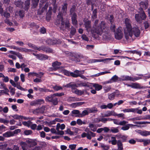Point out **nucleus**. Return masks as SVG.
Here are the masks:
<instances>
[{"mask_svg": "<svg viewBox=\"0 0 150 150\" xmlns=\"http://www.w3.org/2000/svg\"><path fill=\"white\" fill-rule=\"evenodd\" d=\"M85 28L87 32L91 31L92 33H95L97 34L100 35L103 30L105 28V22L101 21L99 23V20H96L93 26V29H91V22L87 19H84L83 20Z\"/></svg>", "mask_w": 150, "mask_h": 150, "instance_id": "obj_1", "label": "nucleus"}, {"mask_svg": "<svg viewBox=\"0 0 150 150\" xmlns=\"http://www.w3.org/2000/svg\"><path fill=\"white\" fill-rule=\"evenodd\" d=\"M125 23L126 26L124 28L125 37L127 41L130 42L132 36V33L131 31V21L129 19L126 18L125 20Z\"/></svg>", "mask_w": 150, "mask_h": 150, "instance_id": "obj_2", "label": "nucleus"}, {"mask_svg": "<svg viewBox=\"0 0 150 150\" xmlns=\"http://www.w3.org/2000/svg\"><path fill=\"white\" fill-rule=\"evenodd\" d=\"M57 23L58 25L57 26L59 27L60 32L64 34L66 33L67 30L69 31L71 25L69 21H62L61 23Z\"/></svg>", "mask_w": 150, "mask_h": 150, "instance_id": "obj_3", "label": "nucleus"}, {"mask_svg": "<svg viewBox=\"0 0 150 150\" xmlns=\"http://www.w3.org/2000/svg\"><path fill=\"white\" fill-rule=\"evenodd\" d=\"M86 132H83L81 134V137L82 138L86 137L87 139L91 140L92 137H94L96 136V134L90 130V129L86 127L84 130Z\"/></svg>", "mask_w": 150, "mask_h": 150, "instance_id": "obj_4", "label": "nucleus"}, {"mask_svg": "<svg viewBox=\"0 0 150 150\" xmlns=\"http://www.w3.org/2000/svg\"><path fill=\"white\" fill-rule=\"evenodd\" d=\"M46 102L52 103L54 105H57L58 103V98L54 95L53 94L46 96L45 98Z\"/></svg>", "mask_w": 150, "mask_h": 150, "instance_id": "obj_5", "label": "nucleus"}, {"mask_svg": "<svg viewBox=\"0 0 150 150\" xmlns=\"http://www.w3.org/2000/svg\"><path fill=\"white\" fill-rule=\"evenodd\" d=\"M105 28L103 30L101 34L100 35L98 34V35H102L103 38L104 39H107L109 38L110 36V33H109V29L106 26L105 22Z\"/></svg>", "mask_w": 150, "mask_h": 150, "instance_id": "obj_6", "label": "nucleus"}, {"mask_svg": "<svg viewBox=\"0 0 150 150\" xmlns=\"http://www.w3.org/2000/svg\"><path fill=\"white\" fill-rule=\"evenodd\" d=\"M65 127V126L64 124L60 125V123H58L57 124L56 126V130L57 131V134L58 135H62L64 134V132L62 131H60V128L62 130L64 129Z\"/></svg>", "mask_w": 150, "mask_h": 150, "instance_id": "obj_7", "label": "nucleus"}, {"mask_svg": "<svg viewBox=\"0 0 150 150\" xmlns=\"http://www.w3.org/2000/svg\"><path fill=\"white\" fill-rule=\"evenodd\" d=\"M68 54L70 55V58H71V59L72 60L75 61L76 62L78 61L76 59V58H82L83 57V56L78 54L71 53L70 52H69V53Z\"/></svg>", "mask_w": 150, "mask_h": 150, "instance_id": "obj_8", "label": "nucleus"}, {"mask_svg": "<svg viewBox=\"0 0 150 150\" xmlns=\"http://www.w3.org/2000/svg\"><path fill=\"white\" fill-rule=\"evenodd\" d=\"M45 101L43 99H38L31 101L30 105L32 106H36L38 105H40L41 104L44 103Z\"/></svg>", "mask_w": 150, "mask_h": 150, "instance_id": "obj_9", "label": "nucleus"}, {"mask_svg": "<svg viewBox=\"0 0 150 150\" xmlns=\"http://www.w3.org/2000/svg\"><path fill=\"white\" fill-rule=\"evenodd\" d=\"M45 107L42 106L40 108H36L33 110L32 112L33 114L35 115H38L40 113H43L45 110Z\"/></svg>", "mask_w": 150, "mask_h": 150, "instance_id": "obj_10", "label": "nucleus"}, {"mask_svg": "<svg viewBox=\"0 0 150 150\" xmlns=\"http://www.w3.org/2000/svg\"><path fill=\"white\" fill-rule=\"evenodd\" d=\"M127 86L133 88L141 89L143 88V87L138 83H132L131 84L126 83L125 84Z\"/></svg>", "mask_w": 150, "mask_h": 150, "instance_id": "obj_11", "label": "nucleus"}, {"mask_svg": "<svg viewBox=\"0 0 150 150\" xmlns=\"http://www.w3.org/2000/svg\"><path fill=\"white\" fill-rule=\"evenodd\" d=\"M122 77H123V80H124V81H134L141 79V78L140 77H136V78H133L128 76H122Z\"/></svg>", "mask_w": 150, "mask_h": 150, "instance_id": "obj_12", "label": "nucleus"}, {"mask_svg": "<svg viewBox=\"0 0 150 150\" xmlns=\"http://www.w3.org/2000/svg\"><path fill=\"white\" fill-rule=\"evenodd\" d=\"M131 31L132 34H133L136 37H139L140 35V31L138 27H133L132 28Z\"/></svg>", "mask_w": 150, "mask_h": 150, "instance_id": "obj_13", "label": "nucleus"}, {"mask_svg": "<svg viewBox=\"0 0 150 150\" xmlns=\"http://www.w3.org/2000/svg\"><path fill=\"white\" fill-rule=\"evenodd\" d=\"M63 16L62 13L61 12H59L57 16V19L56 21V24L57 25H58V24H57V23H58H58H61L62 21H64H64L63 20Z\"/></svg>", "mask_w": 150, "mask_h": 150, "instance_id": "obj_14", "label": "nucleus"}, {"mask_svg": "<svg viewBox=\"0 0 150 150\" xmlns=\"http://www.w3.org/2000/svg\"><path fill=\"white\" fill-rule=\"evenodd\" d=\"M62 64L61 62L56 61L52 63V66L55 68L57 70L61 68L60 66Z\"/></svg>", "mask_w": 150, "mask_h": 150, "instance_id": "obj_15", "label": "nucleus"}, {"mask_svg": "<svg viewBox=\"0 0 150 150\" xmlns=\"http://www.w3.org/2000/svg\"><path fill=\"white\" fill-rule=\"evenodd\" d=\"M77 16L76 13H74L71 16L72 24L74 25H76L77 24Z\"/></svg>", "mask_w": 150, "mask_h": 150, "instance_id": "obj_16", "label": "nucleus"}, {"mask_svg": "<svg viewBox=\"0 0 150 150\" xmlns=\"http://www.w3.org/2000/svg\"><path fill=\"white\" fill-rule=\"evenodd\" d=\"M39 48L40 49V51L41 50L47 53H52L53 52V50L52 49L44 46L39 47Z\"/></svg>", "mask_w": 150, "mask_h": 150, "instance_id": "obj_17", "label": "nucleus"}, {"mask_svg": "<svg viewBox=\"0 0 150 150\" xmlns=\"http://www.w3.org/2000/svg\"><path fill=\"white\" fill-rule=\"evenodd\" d=\"M69 30H70L69 37L71 38L72 36L74 35L76 33V30L75 28L72 26H71Z\"/></svg>", "mask_w": 150, "mask_h": 150, "instance_id": "obj_18", "label": "nucleus"}, {"mask_svg": "<svg viewBox=\"0 0 150 150\" xmlns=\"http://www.w3.org/2000/svg\"><path fill=\"white\" fill-rule=\"evenodd\" d=\"M139 4L141 7L142 8H141H141L142 9V8H143L146 9L148 6V3L147 1H141L140 3Z\"/></svg>", "mask_w": 150, "mask_h": 150, "instance_id": "obj_19", "label": "nucleus"}, {"mask_svg": "<svg viewBox=\"0 0 150 150\" xmlns=\"http://www.w3.org/2000/svg\"><path fill=\"white\" fill-rule=\"evenodd\" d=\"M67 4L65 3L62 6V12L63 15H65L67 14Z\"/></svg>", "mask_w": 150, "mask_h": 150, "instance_id": "obj_20", "label": "nucleus"}, {"mask_svg": "<svg viewBox=\"0 0 150 150\" xmlns=\"http://www.w3.org/2000/svg\"><path fill=\"white\" fill-rule=\"evenodd\" d=\"M81 74H80L79 71L76 70L74 72H71V76L74 78H76L79 76Z\"/></svg>", "mask_w": 150, "mask_h": 150, "instance_id": "obj_21", "label": "nucleus"}, {"mask_svg": "<svg viewBox=\"0 0 150 150\" xmlns=\"http://www.w3.org/2000/svg\"><path fill=\"white\" fill-rule=\"evenodd\" d=\"M14 4L17 7L22 8L23 7V2L21 0L16 1L14 2Z\"/></svg>", "mask_w": 150, "mask_h": 150, "instance_id": "obj_22", "label": "nucleus"}, {"mask_svg": "<svg viewBox=\"0 0 150 150\" xmlns=\"http://www.w3.org/2000/svg\"><path fill=\"white\" fill-rule=\"evenodd\" d=\"M88 127L91 131H92L94 132L96 131L97 127L95 125L91 123H90L89 124Z\"/></svg>", "mask_w": 150, "mask_h": 150, "instance_id": "obj_23", "label": "nucleus"}, {"mask_svg": "<svg viewBox=\"0 0 150 150\" xmlns=\"http://www.w3.org/2000/svg\"><path fill=\"white\" fill-rule=\"evenodd\" d=\"M25 142L28 144V146L30 147H33L37 144V143L35 142L30 140H27Z\"/></svg>", "mask_w": 150, "mask_h": 150, "instance_id": "obj_24", "label": "nucleus"}, {"mask_svg": "<svg viewBox=\"0 0 150 150\" xmlns=\"http://www.w3.org/2000/svg\"><path fill=\"white\" fill-rule=\"evenodd\" d=\"M21 146L22 150H27L28 148V146L26 142H21L20 144Z\"/></svg>", "mask_w": 150, "mask_h": 150, "instance_id": "obj_25", "label": "nucleus"}, {"mask_svg": "<svg viewBox=\"0 0 150 150\" xmlns=\"http://www.w3.org/2000/svg\"><path fill=\"white\" fill-rule=\"evenodd\" d=\"M118 149H113L112 150H123V144L120 140H118L117 143Z\"/></svg>", "mask_w": 150, "mask_h": 150, "instance_id": "obj_26", "label": "nucleus"}, {"mask_svg": "<svg viewBox=\"0 0 150 150\" xmlns=\"http://www.w3.org/2000/svg\"><path fill=\"white\" fill-rule=\"evenodd\" d=\"M97 11L96 8L94 9L93 11L92 14L91 16V20L92 21H94L95 19L97 18Z\"/></svg>", "mask_w": 150, "mask_h": 150, "instance_id": "obj_27", "label": "nucleus"}, {"mask_svg": "<svg viewBox=\"0 0 150 150\" xmlns=\"http://www.w3.org/2000/svg\"><path fill=\"white\" fill-rule=\"evenodd\" d=\"M71 116H74V115H76L75 117H78V116L80 114V112L78 110H73L71 112Z\"/></svg>", "mask_w": 150, "mask_h": 150, "instance_id": "obj_28", "label": "nucleus"}, {"mask_svg": "<svg viewBox=\"0 0 150 150\" xmlns=\"http://www.w3.org/2000/svg\"><path fill=\"white\" fill-rule=\"evenodd\" d=\"M86 109L88 111L89 113H95L97 112L98 111L97 108L96 107H92L90 108H87Z\"/></svg>", "mask_w": 150, "mask_h": 150, "instance_id": "obj_29", "label": "nucleus"}, {"mask_svg": "<svg viewBox=\"0 0 150 150\" xmlns=\"http://www.w3.org/2000/svg\"><path fill=\"white\" fill-rule=\"evenodd\" d=\"M115 112L114 111H108L104 115L103 117H108L112 115L115 116Z\"/></svg>", "mask_w": 150, "mask_h": 150, "instance_id": "obj_30", "label": "nucleus"}, {"mask_svg": "<svg viewBox=\"0 0 150 150\" xmlns=\"http://www.w3.org/2000/svg\"><path fill=\"white\" fill-rule=\"evenodd\" d=\"M89 114L88 111V110H83L82 113H80L79 116H78V117H81L84 116L86 115H88Z\"/></svg>", "mask_w": 150, "mask_h": 150, "instance_id": "obj_31", "label": "nucleus"}, {"mask_svg": "<svg viewBox=\"0 0 150 150\" xmlns=\"http://www.w3.org/2000/svg\"><path fill=\"white\" fill-rule=\"evenodd\" d=\"M80 86H87L89 87V86L87 85L85 83L80 82V83H77L76 84V87H78Z\"/></svg>", "mask_w": 150, "mask_h": 150, "instance_id": "obj_32", "label": "nucleus"}, {"mask_svg": "<svg viewBox=\"0 0 150 150\" xmlns=\"http://www.w3.org/2000/svg\"><path fill=\"white\" fill-rule=\"evenodd\" d=\"M30 0H27L25 2V7L24 9L25 10L27 11L29 8L30 5Z\"/></svg>", "mask_w": 150, "mask_h": 150, "instance_id": "obj_33", "label": "nucleus"}, {"mask_svg": "<svg viewBox=\"0 0 150 150\" xmlns=\"http://www.w3.org/2000/svg\"><path fill=\"white\" fill-rule=\"evenodd\" d=\"M3 136L5 137H8L13 136V134L12 132H7L3 134Z\"/></svg>", "mask_w": 150, "mask_h": 150, "instance_id": "obj_34", "label": "nucleus"}, {"mask_svg": "<svg viewBox=\"0 0 150 150\" xmlns=\"http://www.w3.org/2000/svg\"><path fill=\"white\" fill-rule=\"evenodd\" d=\"M136 109H134L133 108L125 109L122 110L124 112H135Z\"/></svg>", "mask_w": 150, "mask_h": 150, "instance_id": "obj_35", "label": "nucleus"}, {"mask_svg": "<svg viewBox=\"0 0 150 150\" xmlns=\"http://www.w3.org/2000/svg\"><path fill=\"white\" fill-rule=\"evenodd\" d=\"M30 47H31L33 49L38 50V51H40V49L39 48V47H38L36 46L35 45L32 44L31 43H28L27 44Z\"/></svg>", "mask_w": 150, "mask_h": 150, "instance_id": "obj_36", "label": "nucleus"}, {"mask_svg": "<svg viewBox=\"0 0 150 150\" xmlns=\"http://www.w3.org/2000/svg\"><path fill=\"white\" fill-rule=\"evenodd\" d=\"M115 38L117 40L121 39L123 37V33H114Z\"/></svg>", "mask_w": 150, "mask_h": 150, "instance_id": "obj_37", "label": "nucleus"}, {"mask_svg": "<svg viewBox=\"0 0 150 150\" xmlns=\"http://www.w3.org/2000/svg\"><path fill=\"white\" fill-rule=\"evenodd\" d=\"M74 93L78 95H81L84 93V91L78 90L77 88L74 89Z\"/></svg>", "mask_w": 150, "mask_h": 150, "instance_id": "obj_38", "label": "nucleus"}, {"mask_svg": "<svg viewBox=\"0 0 150 150\" xmlns=\"http://www.w3.org/2000/svg\"><path fill=\"white\" fill-rule=\"evenodd\" d=\"M111 140L110 141L111 142V143L112 145H115L116 144L117 145V143L118 142V140L117 141L116 139V137H111Z\"/></svg>", "mask_w": 150, "mask_h": 150, "instance_id": "obj_39", "label": "nucleus"}, {"mask_svg": "<svg viewBox=\"0 0 150 150\" xmlns=\"http://www.w3.org/2000/svg\"><path fill=\"white\" fill-rule=\"evenodd\" d=\"M141 12L140 13V16L142 21L144 20L146 18V16L144 11L143 10V9L141 8Z\"/></svg>", "mask_w": 150, "mask_h": 150, "instance_id": "obj_40", "label": "nucleus"}, {"mask_svg": "<svg viewBox=\"0 0 150 150\" xmlns=\"http://www.w3.org/2000/svg\"><path fill=\"white\" fill-rule=\"evenodd\" d=\"M93 86L95 88V89L97 91H99L102 88V86L98 84H93Z\"/></svg>", "mask_w": 150, "mask_h": 150, "instance_id": "obj_41", "label": "nucleus"}, {"mask_svg": "<svg viewBox=\"0 0 150 150\" xmlns=\"http://www.w3.org/2000/svg\"><path fill=\"white\" fill-rule=\"evenodd\" d=\"M64 87L67 88H72L76 87V84L72 82H70L64 86Z\"/></svg>", "mask_w": 150, "mask_h": 150, "instance_id": "obj_42", "label": "nucleus"}, {"mask_svg": "<svg viewBox=\"0 0 150 150\" xmlns=\"http://www.w3.org/2000/svg\"><path fill=\"white\" fill-rule=\"evenodd\" d=\"M48 6V4L46 3L45 5L43 6L41 10V13H42L45 12H47V8Z\"/></svg>", "mask_w": 150, "mask_h": 150, "instance_id": "obj_43", "label": "nucleus"}, {"mask_svg": "<svg viewBox=\"0 0 150 150\" xmlns=\"http://www.w3.org/2000/svg\"><path fill=\"white\" fill-rule=\"evenodd\" d=\"M113 59L112 58H106L104 59H98L97 62H104V63H106L107 62L113 60Z\"/></svg>", "mask_w": 150, "mask_h": 150, "instance_id": "obj_44", "label": "nucleus"}, {"mask_svg": "<svg viewBox=\"0 0 150 150\" xmlns=\"http://www.w3.org/2000/svg\"><path fill=\"white\" fill-rule=\"evenodd\" d=\"M140 134L144 136H146L150 135V131H142L140 132Z\"/></svg>", "mask_w": 150, "mask_h": 150, "instance_id": "obj_45", "label": "nucleus"}, {"mask_svg": "<svg viewBox=\"0 0 150 150\" xmlns=\"http://www.w3.org/2000/svg\"><path fill=\"white\" fill-rule=\"evenodd\" d=\"M110 118H102L99 119V118H97L96 119L98 120V122H102L104 123H105L108 120L110 121Z\"/></svg>", "mask_w": 150, "mask_h": 150, "instance_id": "obj_46", "label": "nucleus"}, {"mask_svg": "<svg viewBox=\"0 0 150 150\" xmlns=\"http://www.w3.org/2000/svg\"><path fill=\"white\" fill-rule=\"evenodd\" d=\"M11 116L13 117L14 119L16 120L22 119L23 118V117L22 115H11Z\"/></svg>", "mask_w": 150, "mask_h": 150, "instance_id": "obj_47", "label": "nucleus"}, {"mask_svg": "<svg viewBox=\"0 0 150 150\" xmlns=\"http://www.w3.org/2000/svg\"><path fill=\"white\" fill-rule=\"evenodd\" d=\"M48 59V56L45 54H40L39 59L40 60H45Z\"/></svg>", "mask_w": 150, "mask_h": 150, "instance_id": "obj_48", "label": "nucleus"}, {"mask_svg": "<svg viewBox=\"0 0 150 150\" xmlns=\"http://www.w3.org/2000/svg\"><path fill=\"white\" fill-rule=\"evenodd\" d=\"M84 103V102H79L72 103L71 105L73 107H76L77 106L81 105Z\"/></svg>", "mask_w": 150, "mask_h": 150, "instance_id": "obj_49", "label": "nucleus"}, {"mask_svg": "<svg viewBox=\"0 0 150 150\" xmlns=\"http://www.w3.org/2000/svg\"><path fill=\"white\" fill-rule=\"evenodd\" d=\"M32 122L30 121H23L22 122V124L24 126L29 127L30 125L31 124Z\"/></svg>", "mask_w": 150, "mask_h": 150, "instance_id": "obj_50", "label": "nucleus"}, {"mask_svg": "<svg viewBox=\"0 0 150 150\" xmlns=\"http://www.w3.org/2000/svg\"><path fill=\"white\" fill-rule=\"evenodd\" d=\"M39 0H32L33 7L35 8L38 4Z\"/></svg>", "mask_w": 150, "mask_h": 150, "instance_id": "obj_51", "label": "nucleus"}, {"mask_svg": "<svg viewBox=\"0 0 150 150\" xmlns=\"http://www.w3.org/2000/svg\"><path fill=\"white\" fill-rule=\"evenodd\" d=\"M135 18L136 21L138 22H141L142 21V19L140 16L138 14H136L135 16Z\"/></svg>", "mask_w": 150, "mask_h": 150, "instance_id": "obj_52", "label": "nucleus"}, {"mask_svg": "<svg viewBox=\"0 0 150 150\" xmlns=\"http://www.w3.org/2000/svg\"><path fill=\"white\" fill-rule=\"evenodd\" d=\"M118 77L116 75H115L113 76L110 79L111 81H112V82L118 81Z\"/></svg>", "mask_w": 150, "mask_h": 150, "instance_id": "obj_53", "label": "nucleus"}, {"mask_svg": "<svg viewBox=\"0 0 150 150\" xmlns=\"http://www.w3.org/2000/svg\"><path fill=\"white\" fill-rule=\"evenodd\" d=\"M115 95L114 92L110 94H108V98L110 100H113L115 99Z\"/></svg>", "mask_w": 150, "mask_h": 150, "instance_id": "obj_54", "label": "nucleus"}, {"mask_svg": "<svg viewBox=\"0 0 150 150\" xmlns=\"http://www.w3.org/2000/svg\"><path fill=\"white\" fill-rule=\"evenodd\" d=\"M130 124L126 125L125 126L122 127L121 129L124 131L128 130L130 127Z\"/></svg>", "mask_w": 150, "mask_h": 150, "instance_id": "obj_55", "label": "nucleus"}, {"mask_svg": "<svg viewBox=\"0 0 150 150\" xmlns=\"http://www.w3.org/2000/svg\"><path fill=\"white\" fill-rule=\"evenodd\" d=\"M134 123L136 125H145L148 123H149L148 122H141V121H136Z\"/></svg>", "mask_w": 150, "mask_h": 150, "instance_id": "obj_56", "label": "nucleus"}, {"mask_svg": "<svg viewBox=\"0 0 150 150\" xmlns=\"http://www.w3.org/2000/svg\"><path fill=\"white\" fill-rule=\"evenodd\" d=\"M76 6L75 5H73L71 8L70 10V13L71 15H72L74 13H75L74 12L75 9H76Z\"/></svg>", "mask_w": 150, "mask_h": 150, "instance_id": "obj_57", "label": "nucleus"}, {"mask_svg": "<svg viewBox=\"0 0 150 150\" xmlns=\"http://www.w3.org/2000/svg\"><path fill=\"white\" fill-rule=\"evenodd\" d=\"M111 131L113 133H117L119 132L117 127H112L110 129Z\"/></svg>", "mask_w": 150, "mask_h": 150, "instance_id": "obj_58", "label": "nucleus"}, {"mask_svg": "<svg viewBox=\"0 0 150 150\" xmlns=\"http://www.w3.org/2000/svg\"><path fill=\"white\" fill-rule=\"evenodd\" d=\"M149 143H150V139H144L143 142L144 146H147L149 144Z\"/></svg>", "mask_w": 150, "mask_h": 150, "instance_id": "obj_59", "label": "nucleus"}, {"mask_svg": "<svg viewBox=\"0 0 150 150\" xmlns=\"http://www.w3.org/2000/svg\"><path fill=\"white\" fill-rule=\"evenodd\" d=\"M63 73L64 74L67 76H71V72H70L68 70H63Z\"/></svg>", "mask_w": 150, "mask_h": 150, "instance_id": "obj_60", "label": "nucleus"}, {"mask_svg": "<svg viewBox=\"0 0 150 150\" xmlns=\"http://www.w3.org/2000/svg\"><path fill=\"white\" fill-rule=\"evenodd\" d=\"M52 88L54 89V90L56 91H58L62 89V87L57 86H53Z\"/></svg>", "mask_w": 150, "mask_h": 150, "instance_id": "obj_61", "label": "nucleus"}, {"mask_svg": "<svg viewBox=\"0 0 150 150\" xmlns=\"http://www.w3.org/2000/svg\"><path fill=\"white\" fill-rule=\"evenodd\" d=\"M30 26L31 27H34L36 29H38L39 28L38 25H36V24L33 22L31 23L30 24Z\"/></svg>", "mask_w": 150, "mask_h": 150, "instance_id": "obj_62", "label": "nucleus"}, {"mask_svg": "<svg viewBox=\"0 0 150 150\" xmlns=\"http://www.w3.org/2000/svg\"><path fill=\"white\" fill-rule=\"evenodd\" d=\"M24 134L26 135L31 134L32 133V131L30 130H25L24 132Z\"/></svg>", "mask_w": 150, "mask_h": 150, "instance_id": "obj_63", "label": "nucleus"}, {"mask_svg": "<svg viewBox=\"0 0 150 150\" xmlns=\"http://www.w3.org/2000/svg\"><path fill=\"white\" fill-rule=\"evenodd\" d=\"M111 86H106L103 87L104 90L105 92H108L111 89Z\"/></svg>", "mask_w": 150, "mask_h": 150, "instance_id": "obj_64", "label": "nucleus"}]
</instances>
